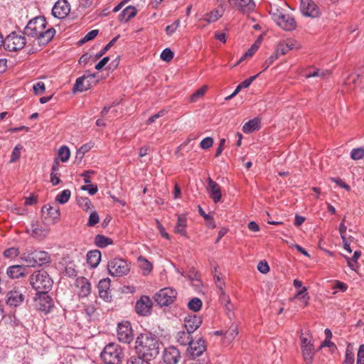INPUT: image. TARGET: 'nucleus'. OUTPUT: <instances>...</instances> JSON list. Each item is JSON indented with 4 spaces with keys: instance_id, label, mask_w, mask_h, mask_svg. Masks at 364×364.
<instances>
[{
    "instance_id": "nucleus-10",
    "label": "nucleus",
    "mask_w": 364,
    "mask_h": 364,
    "mask_svg": "<svg viewBox=\"0 0 364 364\" xmlns=\"http://www.w3.org/2000/svg\"><path fill=\"white\" fill-rule=\"evenodd\" d=\"M117 337L119 341L124 343H130L132 341L134 334L129 322L125 321L118 324Z\"/></svg>"
},
{
    "instance_id": "nucleus-9",
    "label": "nucleus",
    "mask_w": 364,
    "mask_h": 364,
    "mask_svg": "<svg viewBox=\"0 0 364 364\" xmlns=\"http://www.w3.org/2000/svg\"><path fill=\"white\" fill-rule=\"evenodd\" d=\"M25 295L18 287H14L6 295V304L10 307L20 306L24 301Z\"/></svg>"
},
{
    "instance_id": "nucleus-61",
    "label": "nucleus",
    "mask_w": 364,
    "mask_h": 364,
    "mask_svg": "<svg viewBox=\"0 0 364 364\" xmlns=\"http://www.w3.org/2000/svg\"><path fill=\"white\" fill-rule=\"evenodd\" d=\"M18 254H19L18 250L15 247L6 249L4 252V255L6 257H14L18 256Z\"/></svg>"
},
{
    "instance_id": "nucleus-13",
    "label": "nucleus",
    "mask_w": 364,
    "mask_h": 364,
    "mask_svg": "<svg viewBox=\"0 0 364 364\" xmlns=\"http://www.w3.org/2000/svg\"><path fill=\"white\" fill-rule=\"evenodd\" d=\"M70 11V4L67 0H58L53 7L52 15L55 18L62 19L68 15Z\"/></svg>"
},
{
    "instance_id": "nucleus-1",
    "label": "nucleus",
    "mask_w": 364,
    "mask_h": 364,
    "mask_svg": "<svg viewBox=\"0 0 364 364\" xmlns=\"http://www.w3.org/2000/svg\"><path fill=\"white\" fill-rule=\"evenodd\" d=\"M46 25L44 16L35 17L28 21L23 34L38 39L41 44H47L53 38L56 31L53 27L46 29Z\"/></svg>"
},
{
    "instance_id": "nucleus-62",
    "label": "nucleus",
    "mask_w": 364,
    "mask_h": 364,
    "mask_svg": "<svg viewBox=\"0 0 364 364\" xmlns=\"http://www.w3.org/2000/svg\"><path fill=\"white\" fill-rule=\"evenodd\" d=\"M331 181L336 183L340 187L346 189L347 191H350V187L348 184H346L342 179L339 178H331Z\"/></svg>"
},
{
    "instance_id": "nucleus-42",
    "label": "nucleus",
    "mask_w": 364,
    "mask_h": 364,
    "mask_svg": "<svg viewBox=\"0 0 364 364\" xmlns=\"http://www.w3.org/2000/svg\"><path fill=\"white\" fill-rule=\"evenodd\" d=\"M223 14L218 9H215L206 14V17L205 18V21L208 23H212L216 21L222 16Z\"/></svg>"
},
{
    "instance_id": "nucleus-30",
    "label": "nucleus",
    "mask_w": 364,
    "mask_h": 364,
    "mask_svg": "<svg viewBox=\"0 0 364 364\" xmlns=\"http://www.w3.org/2000/svg\"><path fill=\"white\" fill-rule=\"evenodd\" d=\"M191 333L186 331H178L175 338L176 341L181 346H188L191 341H193V338L191 336Z\"/></svg>"
},
{
    "instance_id": "nucleus-14",
    "label": "nucleus",
    "mask_w": 364,
    "mask_h": 364,
    "mask_svg": "<svg viewBox=\"0 0 364 364\" xmlns=\"http://www.w3.org/2000/svg\"><path fill=\"white\" fill-rule=\"evenodd\" d=\"M48 291H43L42 293H36L35 301L37 302L38 308L39 310L48 312L53 307V300L47 293Z\"/></svg>"
},
{
    "instance_id": "nucleus-55",
    "label": "nucleus",
    "mask_w": 364,
    "mask_h": 364,
    "mask_svg": "<svg viewBox=\"0 0 364 364\" xmlns=\"http://www.w3.org/2000/svg\"><path fill=\"white\" fill-rule=\"evenodd\" d=\"M301 338V348H304V346H309L314 344V341L311 336L306 337L302 333L300 336Z\"/></svg>"
},
{
    "instance_id": "nucleus-2",
    "label": "nucleus",
    "mask_w": 364,
    "mask_h": 364,
    "mask_svg": "<svg viewBox=\"0 0 364 364\" xmlns=\"http://www.w3.org/2000/svg\"><path fill=\"white\" fill-rule=\"evenodd\" d=\"M160 344L155 334L149 332L141 333L135 341L136 352L138 355L151 360L159 355Z\"/></svg>"
},
{
    "instance_id": "nucleus-53",
    "label": "nucleus",
    "mask_w": 364,
    "mask_h": 364,
    "mask_svg": "<svg viewBox=\"0 0 364 364\" xmlns=\"http://www.w3.org/2000/svg\"><path fill=\"white\" fill-rule=\"evenodd\" d=\"M99 215L96 211H93L89 216L87 226L93 227L99 223Z\"/></svg>"
},
{
    "instance_id": "nucleus-31",
    "label": "nucleus",
    "mask_w": 364,
    "mask_h": 364,
    "mask_svg": "<svg viewBox=\"0 0 364 364\" xmlns=\"http://www.w3.org/2000/svg\"><path fill=\"white\" fill-rule=\"evenodd\" d=\"M260 128V119L258 118H254L246 122L242 127V131L244 133L249 134L256 130H259Z\"/></svg>"
},
{
    "instance_id": "nucleus-59",
    "label": "nucleus",
    "mask_w": 364,
    "mask_h": 364,
    "mask_svg": "<svg viewBox=\"0 0 364 364\" xmlns=\"http://www.w3.org/2000/svg\"><path fill=\"white\" fill-rule=\"evenodd\" d=\"M258 49V46L256 44H253L251 48L240 58V62L244 60L247 57H251Z\"/></svg>"
},
{
    "instance_id": "nucleus-45",
    "label": "nucleus",
    "mask_w": 364,
    "mask_h": 364,
    "mask_svg": "<svg viewBox=\"0 0 364 364\" xmlns=\"http://www.w3.org/2000/svg\"><path fill=\"white\" fill-rule=\"evenodd\" d=\"M46 208L48 211V214L52 218L53 220H56L60 217V210L58 208L49 206L48 208H46V206H44L42 209L43 211L44 209Z\"/></svg>"
},
{
    "instance_id": "nucleus-6",
    "label": "nucleus",
    "mask_w": 364,
    "mask_h": 364,
    "mask_svg": "<svg viewBox=\"0 0 364 364\" xmlns=\"http://www.w3.org/2000/svg\"><path fill=\"white\" fill-rule=\"evenodd\" d=\"M107 269L111 276L122 277L129 272V266L123 259L114 258L110 259L107 264Z\"/></svg>"
},
{
    "instance_id": "nucleus-18",
    "label": "nucleus",
    "mask_w": 364,
    "mask_h": 364,
    "mask_svg": "<svg viewBox=\"0 0 364 364\" xmlns=\"http://www.w3.org/2000/svg\"><path fill=\"white\" fill-rule=\"evenodd\" d=\"M364 69H359L356 73H351L346 76L343 84L348 87L349 90H353L355 87L359 86L361 84L360 77H363Z\"/></svg>"
},
{
    "instance_id": "nucleus-63",
    "label": "nucleus",
    "mask_w": 364,
    "mask_h": 364,
    "mask_svg": "<svg viewBox=\"0 0 364 364\" xmlns=\"http://www.w3.org/2000/svg\"><path fill=\"white\" fill-rule=\"evenodd\" d=\"M257 269L262 274L269 272V267L267 262L260 261L257 265Z\"/></svg>"
},
{
    "instance_id": "nucleus-4",
    "label": "nucleus",
    "mask_w": 364,
    "mask_h": 364,
    "mask_svg": "<svg viewBox=\"0 0 364 364\" xmlns=\"http://www.w3.org/2000/svg\"><path fill=\"white\" fill-rule=\"evenodd\" d=\"M30 284L37 293H42L48 291L52 288L53 282L48 272L41 269L35 271L31 275Z\"/></svg>"
},
{
    "instance_id": "nucleus-25",
    "label": "nucleus",
    "mask_w": 364,
    "mask_h": 364,
    "mask_svg": "<svg viewBox=\"0 0 364 364\" xmlns=\"http://www.w3.org/2000/svg\"><path fill=\"white\" fill-rule=\"evenodd\" d=\"M297 42L293 40H289L287 42H280L275 50L277 53L280 56L287 54L289 50L298 48Z\"/></svg>"
},
{
    "instance_id": "nucleus-5",
    "label": "nucleus",
    "mask_w": 364,
    "mask_h": 364,
    "mask_svg": "<svg viewBox=\"0 0 364 364\" xmlns=\"http://www.w3.org/2000/svg\"><path fill=\"white\" fill-rule=\"evenodd\" d=\"M269 14L274 21L285 31H293L296 28V21L292 16L285 14L277 7L272 8Z\"/></svg>"
},
{
    "instance_id": "nucleus-56",
    "label": "nucleus",
    "mask_w": 364,
    "mask_h": 364,
    "mask_svg": "<svg viewBox=\"0 0 364 364\" xmlns=\"http://www.w3.org/2000/svg\"><path fill=\"white\" fill-rule=\"evenodd\" d=\"M213 144V139L212 137H205V139H203L200 143V146L201 149H207L210 147H211Z\"/></svg>"
},
{
    "instance_id": "nucleus-16",
    "label": "nucleus",
    "mask_w": 364,
    "mask_h": 364,
    "mask_svg": "<svg viewBox=\"0 0 364 364\" xmlns=\"http://www.w3.org/2000/svg\"><path fill=\"white\" fill-rule=\"evenodd\" d=\"M181 358V354L175 346L165 348L163 353V360L165 364H176Z\"/></svg>"
},
{
    "instance_id": "nucleus-60",
    "label": "nucleus",
    "mask_w": 364,
    "mask_h": 364,
    "mask_svg": "<svg viewBox=\"0 0 364 364\" xmlns=\"http://www.w3.org/2000/svg\"><path fill=\"white\" fill-rule=\"evenodd\" d=\"M219 291L220 301L221 304H223L225 306H228V305H229L230 302L229 296L225 294L223 289Z\"/></svg>"
},
{
    "instance_id": "nucleus-32",
    "label": "nucleus",
    "mask_w": 364,
    "mask_h": 364,
    "mask_svg": "<svg viewBox=\"0 0 364 364\" xmlns=\"http://www.w3.org/2000/svg\"><path fill=\"white\" fill-rule=\"evenodd\" d=\"M136 14V9L134 6H129L126 7L119 16L121 21L127 22Z\"/></svg>"
},
{
    "instance_id": "nucleus-44",
    "label": "nucleus",
    "mask_w": 364,
    "mask_h": 364,
    "mask_svg": "<svg viewBox=\"0 0 364 364\" xmlns=\"http://www.w3.org/2000/svg\"><path fill=\"white\" fill-rule=\"evenodd\" d=\"M139 261L141 262L140 267L143 269V274L144 275L149 274L152 269V264L150 262H149L146 259L142 258L140 257L139 258Z\"/></svg>"
},
{
    "instance_id": "nucleus-49",
    "label": "nucleus",
    "mask_w": 364,
    "mask_h": 364,
    "mask_svg": "<svg viewBox=\"0 0 364 364\" xmlns=\"http://www.w3.org/2000/svg\"><path fill=\"white\" fill-rule=\"evenodd\" d=\"M93 147V144L92 142H89L87 144H83L77 151V157L79 156L80 159H81L84 154L90 150Z\"/></svg>"
},
{
    "instance_id": "nucleus-21",
    "label": "nucleus",
    "mask_w": 364,
    "mask_h": 364,
    "mask_svg": "<svg viewBox=\"0 0 364 364\" xmlns=\"http://www.w3.org/2000/svg\"><path fill=\"white\" fill-rule=\"evenodd\" d=\"M95 77V74H90L88 75H84L83 76L77 78L73 88V92L75 93L77 92H83L89 90L90 88V84L88 81L85 82V80L88 77L94 78Z\"/></svg>"
},
{
    "instance_id": "nucleus-35",
    "label": "nucleus",
    "mask_w": 364,
    "mask_h": 364,
    "mask_svg": "<svg viewBox=\"0 0 364 364\" xmlns=\"http://www.w3.org/2000/svg\"><path fill=\"white\" fill-rule=\"evenodd\" d=\"M95 244L100 248H104L112 244V240L102 235H97L95 237Z\"/></svg>"
},
{
    "instance_id": "nucleus-57",
    "label": "nucleus",
    "mask_w": 364,
    "mask_h": 364,
    "mask_svg": "<svg viewBox=\"0 0 364 364\" xmlns=\"http://www.w3.org/2000/svg\"><path fill=\"white\" fill-rule=\"evenodd\" d=\"M33 90L36 95H41L46 90L45 84L43 82H38L33 85Z\"/></svg>"
},
{
    "instance_id": "nucleus-48",
    "label": "nucleus",
    "mask_w": 364,
    "mask_h": 364,
    "mask_svg": "<svg viewBox=\"0 0 364 364\" xmlns=\"http://www.w3.org/2000/svg\"><path fill=\"white\" fill-rule=\"evenodd\" d=\"M23 149V146L20 144L16 145L11 153L10 162L13 163L17 161L21 156V151Z\"/></svg>"
},
{
    "instance_id": "nucleus-22",
    "label": "nucleus",
    "mask_w": 364,
    "mask_h": 364,
    "mask_svg": "<svg viewBox=\"0 0 364 364\" xmlns=\"http://www.w3.org/2000/svg\"><path fill=\"white\" fill-rule=\"evenodd\" d=\"M110 282L109 278L102 279L99 282L97 286L100 297L105 301L111 299L109 292Z\"/></svg>"
},
{
    "instance_id": "nucleus-8",
    "label": "nucleus",
    "mask_w": 364,
    "mask_h": 364,
    "mask_svg": "<svg viewBox=\"0 0 364 364\" xmlns=\"http://www.w3.org/2000/svg\"><path fill=\"white\" fill-rule=\"evenodd\" d=\"M177 292L171 288H164L157 292L154 296V300L160 306H165L171 304L176 299Z\"/></svg>"
},
{
    "instance_id": "nucleus-40",
    "label": "nucleus",
    "mask_w": 364,
    "mask_h": 364,
    "mask_svg": "<svg viewBox=\"0 0 364 364\" xmlns=\"http://www.w3.org/2000/svg\"><path fill=\"white\" fill-rule=\"evenodd\" d=\"M71 196V192L68 189H65L57 195L55 200L60 204H65L68 201Z\"/></svg>"
},
{
    "instance_id": "nucleus-7",
    "label": "nucleus",
    "mask_w": 364,
    "mask_h": 364,
    "mask_svg": "<svg viewBox=\"0 0 364 364\" xmlns=\"http://www.w3.org/2000/svg\"><path fill=\"white\" fill-rule=\"evenodd\" d=\"M26 41L23 35L12 32L4 39V48L9 51L21 50L26 45Z\"/></svg>"
},
{
    "instance_id": "nucleus-39",
    "label": "nucleus",
    "mask_w": 364,
    "mask_h": 364,
    "mask_svg": "<svg viewBox=\"0 0 364 364\" xmlns=\"http://www.w3.org/2000/svg\"><path fill=\"white\" fill-rule=\"evenodd\" d=\"M330 75V72L328 70H323L320 69H315L313 72H309L306 74V77H319L322 79L326 78Z\"/></svg>"
},
{
    "instance_id": "nucleus-51",
    "label": "nucleus",
    "mask_w": 364,
    "mask_h": 364,
    "mask_svg": "<svg viewBox=\"0 0 364 364\" xmlns=\"http://www.w3.org/2000/svg\"><path fill=\"white\" fill-rule=\"evenodd\" d=\"M119 37L116 36L114 38H112L102 50L101 51L96 55L97 58H100L103 55H105L109 49L114 44V43L117 41V38Z\"/></svg>"
},
{
    "instance_id": "nucleus-27",
    "label": "nucleus",
    "mask_w": 364,
    "mask_h": 364,
    "mask_svg": "<svg viewBox=\"0 0 364 364\" xmlns=\"http://www.w3.org/2000/svg\"><path fill=\"white\" fill-rule=\"evenodd\" d=\"M30 230L33 237L38 238L45 237L48 233V229L43 228L38 221L32 222Z\"/></svg>"
},
{
    "instance_id": "nucleus-20",
    "label": "nucleus",
    "mask_w": 364,
    "mask_h": 364,
    "mask_svg": "<svg viewBox=\"0 0 364 364\" xmlns=\"http://www.w3.org/2000/svg\"><path fill=\"white\" fill-rule=\"evenodd\" d=\"M75 285L78 289V294L80 296L86 297L90 294L91 284L85 277H78L76 279Z\"/></svg>"
},
{
    "instance_id": "nucleus-23",
    "label": "nucleus",
    "mask_w": 364,
    "mask_h": 364,
    "mask_svg": "<svg viewBox=\"0 0 364 364\" xmlns=\"http://www.w3.org/2000/svg\"><path fill=\"white\" fill-rule=\"evenodd\" d=\"M187 217L185 214H180L178 215L177 222L174 227V232L183 237H187Z\"/></svg>"
},
{
    "instance_id": "nucleus-15",
    "label": "nucleus",
    "mask_w": 364,
    "mask_h": 364,
    "mask_svg": "<svg viewBox=\"0 0 364 364\" xmlns=\"http://www.w3.org/2000/svg\"><path fill=\"white\" fill-rule=\"evenodd\" d=\"M151 307L152 302L147 296H142L140 299L136 301L135 305L136 313L141 316H147L150 314Z\"/></svg>"
},
{
    "instance_id": "nucleus-12",
    "label": "nucleus",
    "mask_w": 364,
    "mask_h": 364,
    "mask_svg": "<svg viewBox=\"0 0 364 364\" xmlns=\"http://www.w3.org/2000/svg\"><path fill=\"white\" fill-rule=\"evenodd\" d=\"M300 9L302 14L307 17L316 18L320 15V9L312 0H301Z\"/></svg>"
},
{
    "instance_id": "nucleus-64",
    "label": "nucleus",
    "mask_w": 364,
    "mask_h": 364,
    "mask_svg": "<svg viewBox=\"0 0 364 364\" xmlns=\"http://www.w3.org/2000/svg\"><path fill=\"white\" fill-rule=\"evenodd\" d=\"M354 363V355L352 352L346 351L345 360L343 364H353Z\"/></svg>"
},
{
    "instance_id": "nucleus-52",
    "label": "nucleus",
    "mask_w": 364,
    "mask_h": 364,
    "mask_svg": "<svg viewBox=\"0 0 364 364\" xmlns=\"http://www.w3.org/2000/svg\"><path fill=\"white\" fill-rule=\"evenodd\" d=\"M173 58V53L170 48H165L161 53V58L166 62H169Z\"/></svg>"
},
{
    "instance_id": "nucleus-50",
    "label": "nucleus",
    "mask_w": 364,
    "mask_h": 364,
    "mask_svg": "<svg viewBox=\"0 0 364 364\" xmlns=\"http://www.w3.org/2000/svg\"><path fill=\"white\" fill-rule=\"evenodd\" d=\"M237 327L235 325H232L228 331L225 333V337L227 339H233L237 335Z\"/></svg>"
},
{
    "instance_id": "nucleus-58",
    "label": "nucleus",
    "mask_w": 364,
    "mask_h": 364,
    "mask_svg": "<svg viewBox=\"0 0 364 364\" xmlns=\"http://www.w3.org/2000/svg\"><path fill=\"white\" fill-rule=\"evenodd\" d=\"M180 24V21L178 19L171 25L167 26L166 28V33L168 36H171L177 29Z\"/></svg>"
},
{
    "instance_id": "nucleus-38",
    "label": "nucleus",
    "mask_w": 364,
    "mask_h": 364,
    "mask_svg": "<svg viewBox=\"0 0 364 364\" xmlns=\"http://www.w3.org/2000/svg\"><path fill=\"white\" fill-rule=\"evenodd\" d=\"M58 161L60 160L62 162H66L68 161L70 152L68 147L65 145L61 146L58 150Z\"/></svg>"
},
{
    "instance_id": "nucleus-36",
    "label": "nucleus",
    "mask_w": 364,
    "mask_h": 364,
    "mask_svg": "<svg viewBox=\"0 0 364 364\" xmlns=\"http://www.w3.org/2000/svg\"><path fill=\"white\" fill-rule=\"evenodd\" d=\"M150 360L139 355L130 356L126 362V364H151Z\"/></svg>"
},
{
    "instance_id": "nucleus-24",
    "label": "nucleus",
    "mask_w": 364,
    "mask_h": 364,
    "mask_svg": "<svg viewBox=\"0 0 364 364\" xmlns=\"http://www.w3.org/2000/svg\"><path fill=\"white\" fill-rule=\"evenodd\" d=\"M210 197L214 203H218L221 199V190L220 186L210 178L208 179Z\"/></svg>"
},
{
    "instance_id": "nucleus-43",
    "label": "nucleus",
    "mask_w": 364,
    "mask_h": 364,
    "mask_svg": "<svg viewBox=\"0 0 364 364\" xmlns=\"http://www.w3.org/2000/svg\"><path fill=\"white\" fill-rule=\"evenodd\" d=\"M202 306V301L198 298H193L188 304V307L193 311H198Z\"/></svg>"
},
{
    "instance_id": "nucleus-19",
    "label": "nucleus",
    "mask_w": 364,
    "mask_h": 364,
    "mask_svg": "<svg viewBox=\"0 0 364 364\" xmlns=\"http://www.w3.org/2000/svg\"><path fill=\"white\" fill-rule=\"evenodd\" d=\"M201 323V318L196 314L188 315L184 319V327L187 331L191 333L196 331Z\"/></svg>"
},
{
    "instance_id": "nucleus-29",
    "label": "nucleus",
    "mask_w": 364,
    "mask_h": 364,
    "mask_svg": "<svg viewBox=\"0 0 364 364\" xmlns=\"http://www.w3.org/2000/svg\"><path fill=\"white\" fill-rule=\"evenodd\" d=\"M101 260V252L97 250H91L87 254V262L92 268H95Z\"/></svg>"
},
{
    "instance_id": "nucleus-34",
    "label": "nucleus",
    "mask_w": 364,
    "mask_h": 364,
    "mask_svg": "<svg viewBox=\"0 0 364 364\" xmlns=\"http://www.w3.org/2000/svg\"><path fill=\"white\" fill-rule=\"evenodd\" d=\"M33 251H26L21 254V259L26 264L28 267H36V260L34 259Z\"/></svg>"
},
{
    "instance_id": "nucleus-11",
    "label": "nucleus",
    "mask_w": 364,
    "mask_h": 364,
    "mask_svg": "<svg viewBox=\"0 0 364 364\" xmlns=\"http://www.w3.org/2000/svg\"><path fill=\"white\" fill-rule=\"evenodd\" d=\"M206 350L205 341L202 338L191 341L187 348V353L190 358L195 359L201 355Z\"/></svg>"
},
{
    "instance_id": "nucleus-46",
    "label": "nucleus",
    "mask_w": 364,
    "mask_h": 364,
    "mask_svg": "<svg viewBox=\"0 0 364 364\" xmlns=\"http://www.w3.org/2000/svg\"><path fill=\"white\" fill-rule=\"evenodd\" d=\"M350 157L355 161L363 159L364 157V149L361 147L353 149L350 152Z\"/></svg>"
},
{
    "instance_id": "nucleus-3",
    "label": "nucleus",
    "mask_w": 364,
    "mask_h": 364,
    "mask_svg": "<svg viewBox=\"0 0 364 364\" xmlns=\"http://www.w3.org/2000/svg\"><path fill=\"white\" fill-rule=\"evenodd\" d=\"M124 357L122 348L114 343L106 345L100 353V358L104 364H121Z\"/></svg>"
},
{
    "instance_id": "nucleus-33",
    "label": "nucleus",
    "mask_w": 364,
    "mask_h": 364,
    "mask_svg": "<svg viewBox=\"0 0 364 364\" xmlns=\"http://www.w3.org/2000/svg\"><path fill=\"white\" fill-rule=\"evenodd\" d=\"M301 353L305 363L311 364L315 355L314 344L309 346H304V348L301 349Z\"/></svg>"
},
{
    "instance_id": "nucleus-17",
    "label": "nucleus",
    "mask_w": 364,
    "mask_h": 364,
    "mask_svg": "<svg viewBox=\"0 0 364 364\" xmlns=\"http://www.w3.org/2000/svg\"><path fill=\"white\" fill-rule=\"evenodd\" d=\"M229 2L243 14L250 13L255 8L253 0H229Z\"/></svg>"
},
{
    "instance_id": "nucleus-47",
    "label": "nucleus",
    "mask_w": 364,
    "mask_h": 364,
    "mask_svg": "<svg viewBox=\"0 0 364 364\" xmlns=\"http://www.w3.org/2000/svg\"><path fill=\"white\" fill-rule=\"evenodd\" d=\"M206 90H207L206 86H203L202 87H200V89L196 90L191 96V98H190L191 102H196L199 98H200L201 97H203L204 95Z\"/></svg>"
},
{
    "instance_id": "nucleus-37",
    "label": "nucleus",
    "mask_w": 364,
    "mask_h": 364,
    "mask_svg": "<svg viewBox=\"0 0 364 364\" xmlns=\"http://www.w3.org/2000/svg\"><path fill=\"white\" fill-rule=\"evenodd\" d=\"M213 274L217 288L219 289V291H222V289H223V287L225 286V282L223 281L222 274L218 270L216 267H214Z\"/></svg>"
},
{
    "instance_id": "nucleus-41",
    "label": "nucleus",
    "mask_w": 364,
    "mask_h": 364,
    "mask_svg": "<svg viewBox=\"0 0 364 364\" xmlns=\"http://www.w3.org/2000/svg\"><path fill=\"white\" fill-rule=\"evenodd\" d=\"M306 288L302 287V289L297 292L295 297L300 300L304 306H306L309 302V296L306 293Z\"/></svg>"
},
{
    "instance_id": "nucleus-28",
    "label": "nucleus",
    "mask_w": 364,
    "mask_h": 364,
    "mask_svg": "<svg viewBox=\"0 0 364 364\" xmlns=\"http://www.w3.org/2000/svg\"><path fill=\"white\" fill-rule=\"evenodd\" d=\"M26 267L22 265H13L7 269L6 274L11 279H18L25 276Z\"/></svg>"
},
{
    "instance_id": "nucleus-54",
    "label": "nucleus",
    "mask_w": 364,
    "mask_h": 364,
    "mask_svg": "<svg viewBox=\"0 0 364 364\" xmlns=\"http://www.w3.org/2000/svg\"><path fill=\"white\" fill-rule=\"evenodd\" d=\"M81 189L82 191H88V193L91 195V196H93L95 195L97 191H98V188H97V185H95V184H90V183H86V185H84L81 187Z\"/></svg>"
},
{
    "instance_id": "nucleus-26",
    "label": "nucleus",
    "mask_w": 364,
    "mask_h": 364,
    "mask_svg": "<svg viewBox=\"0 0 364 364\" xmlns=\"http://www.w3.org/2000/svg\"><path fill=\"white\" fill-rule=\"evenodd\" d=\"M33 254L34 259L36 260V266L49 264L51 262L50 255L46 251L35 250Z\"/></svg>"
}]
</instances>
